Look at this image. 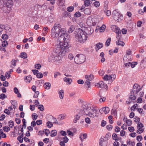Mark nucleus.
<instances>
[{
	"label": "nucleus",
	"instance_id": "39448f33",
	"mask_svg": "<svg viewBox=\"0 0 146 146\" xmlns=\"http://www.w3.org/2000/svg\"><path fill=\"white\" fill-rule=\"evenodd\" d=\"M85 60V56L82 54H77L74 58L75 62L78 64H80L84 63Z\"/></svg>",
	"mask_w": 146,
	"mask_h": 146
},
{
	"label": "nucleus",
	"instance_id": "864d4df0",
	"mask_svg": "<svg viewBox=\"0 0 146 146\" xmlns=\"http://www.w3.org/2000/svg\"><path fill=\"white\" fill-rule=\"evenodd\" d=\"M106 128L108 130L110 131L112 129L113 126L111 125H109L106 126Z\"/></svg>",
	"mask_w": 146,
	"mask_h": 146
},
{
	"label": "nucleus",
	"instance_id": "6e6d98bb",
	"mask_svg": "<svg viewBox=\"0 0 146 146\" xmlns=\"http://www.w3.org/2000/svg\"><path fill=\"white\" fill-rule=\"evenodd\" d=\"M38 108L41 111H43L44 110V107L42 105H39Z\"/></svg>",
	"mask_w": 146,
	"mask_h": 146
},
{
	"label": "nucleus",
	"instance_id": "e2e57ef3",
	"mask_svg": "<svg viewBox=\"0 0 146 146\" xmlns=\"http://www.w3.org/2000/svg\"><path fill=\"white\" fill-rule=\"evenodd\" d=\"M137 127L138 128H142L143 127V125L141 123L139 122L137 124Z\"/></svg>",
	"mask_w": 146,
	"mask_h": 146
},
{
	"label": "nucleus",
	"instance_id": "dca6fc26",
	"mask_svg": "<svg viewBox=\"0 0 146 146\" xmlns=\"http://www.w3.org/2000/svg\"><path fill=\"white\" fill-rule=\"evenodd\" d=\"M90 82L86 80L85 83V86L87 88V90H89L90 88Z\"/></svg>",
	"mask_w": 146,
	"mask_h": 146
},
{
	"label": "nucleus",
	"instance_id": "a18cd8bd",
	"mask_svg": "<svg viewBox=\"0 0 146 146\" xmlns=\"http://www.w3.org/2000/svg\"><path fill=\"white\" fill-rule=\"evenodd\" d=\"M130 64L132 68H133L135 67V65L137 64V62H134L132 63L130 62Z\"/></svg>",
	"mask_w": 146,
	"mask_h": 146
},
{
	"label": "nucleus",
	"instance_id": "e433bc0d",
	"mask_svg": "<svg viewBox=\"0 0 146 146\" xmlns=\"http://www.w3.org/2000/svg\"><path fill=\"white\" fill-rule=\"evenodd\" d=\"M48 29L47 27H44L43 30V31H44V33L43 34H44L45 35L46 34L48 33Z\"/></svg>",
	"mask_w": 146,
	"mask_h": 146
},
{
	"label": "nucleus",
	"instance_id": "412c9836",
	"mask_svg": "<svg viewBox=\"0 0 146 146\" xmlns=\"http://www.w3.org/2000/svg\"><path fill=\"white\" fill-rule=\"evenodd\" d=\"M64 91L63 90H62L59 91L58 92L59 96L61 99H62L64 97Z\"/></svg>",
	"mask_w": 146,
	"mask_h": 146
},
{
	"label": "nucleus",
	"instance_id": "774afa93",
	"mask_svg": "<svg viewBox=\"0 0 146 146\" xmlns=\"http://www.w3.org/2000/svg\"><path fill=\"white\" fill-rule=\"evenodd\" d=\"M5 76L7 78H9L10 77L11 75L9 72H6V73L5 74Z\"/></svg>",
	"mask_w": 146,
	"mask_h": 146
},
{
	"label": "nucleus",
	"instance_id": "f257e3e1",
	"mask_svg": "<svg viewBox=\"0 0 146 146\" xmlns=\"http://www.w3.org/2000/svg\"><path fill=\"white\" fill-rule=\"evenodd\" d=\"M70 47L68 43L66 44L61 42L60 44L56 46L51 53L50 58L52 60L55 62L60 60L66 53L69 52Z\"/></svg>",
	"mask_w": 146,
	"mask_h": 146
},
{
	"label": "nucleus",
	"instance_id": "0eeeda50",
	"mask_svg": "<svg viewBox=\"0 0 146 146\" xmlns=\"http://www.w3.org/2000/svg\"><path fill=\"white\" fill-rule=\"evenodd\" d=\"M109 111L110 109L108 107H104L101 109L99 110L101 114L103 113L104 112L105 114H107L109 112Z\"/></svg>",
	"mask_w": 146,
	"mask_h": 146
},
{
	"label": "nucleus",
	"instance_id": "c756f323",
	"mask_svg": "<svg viewBox=\"0 0 146 146\" xmlns=\"http://www.w3.org/2000/svg\"><path fill=\"white\" fill-rule=\"evenodd\" d=\"M27 55L26 53L25 52H22L21 53L20 57L24 59L26 58H27Z\"/></svg>",
	"mask_w": 146,
	"mask_h": 146
},
{
	"label": "nucleus",
	"instance_id": "cd10ccee",
	"mask_svg": "<svg viewBox=\"0 0 146 146\" xmlns=\"http://www.w3.org/2000/svg\"><path fill=\"white\" fill-rule=\"evenodd\" d=\"M74 27L73 25H72L69 28L68 30V32L69 33H71L74 30Z\"/></svg>",
	"mask_w": 146,
	"mask_h": 146
},
{
	"label": "nucleus",
	"instance_id": "4d7b16f0",
	"mask_svg": "<svg viewBox=\"0 0 146 146\" xmlns=\"http://www.w3.org/2000/svg\"><path fill=\"white\" fill-rule=\"evenodd\" d=\"M84 3L86 6H88L90 4V2L88 0H86L84 1Z\"/></svg>",
	"mask_w": 146,
	"mask_h": 146
},
{
	"label": "nucleus",
	"instance_id": "f8f14e48",
	"mask_svg": "<svg viewBox=\"0 0 146 146\" xmlns=\"http://www.w3.org/2000/svg\"><path fill=\"white\" fill-rule=\"evenodd\" d=\"M103 46L102 43L100 42H99L96 44V51L98 50L99 49L102 48Z\"/></svg>",
	"mask_w": 146,
	"mask_h": 146
},
{
	"label": "nucleus",
	"instance_id": "b1692460",
	"mask_svg": "<svg viewBox=\"0 0 146 146\" xmlns=\"http://www.w3.org/2000/svg\"><path fill=\"white\" fill-rule=\"evenodd\" d=\"M64 82H68V84H70L72 81L71 79L66 77L64 78Z\"/></svg>",
	"mask_w": 146,
	"mask_h": 146
},
{
	"label": "nucleus",
	"instance_id": "f704fd0d",
	"mask_svg": "<svg viewBox=\"0 0 146 146\" xmlns=\"http://www.w3.org/2000/svg\"><path fill=\"white\" fill-rule=\"evenodd\" d=\"M111 41V38L110 37L107 40L106 43H105V45L106 46H109L110 44V42Z\"/></svg>",
	"mask_w": 146,
	"mask_h": 146
},
{
	"label": "nucleus",
	"instance_id": "79ce46f5",
	"mask_svg": "<svg viewBox=\"0 0 146 146\" xmlns=\"http://www.w3.org/2000/svg\"><path fill=\"white\" fill-rule=\"evenodd\" d=\"M74 9V8L73 7L70 6L68 7L67 8V11L69 12H72Z\"/></svg>",
	"mask_w": 146,
	"mask_h": 146
},
{
	"label": "nucleus",
	"instance_id": "5701e85b",
	"mask_svg": "<svg viewBox=\"0 0 146 146\" xmlns=\"http://www.w3.org/2000/svg\"><path fill=\"white\" fill-rule=\"evenodd\" d=\"M84 11V13L87 15H90L91 13V10L88 8H87L85 9Z\"/></svg>",
	"mask_w": 146,
	"mask_h": 146
},
{
	"label": "nucleus",
	"instance_id": "ddd939ff",
	"mask_svg": "<svg viewBox=\"0 0 146 146\" xmlns=\"http://www.w3.org/2000/svg\"><path fill=\"white\" fill-rule=\"evenodd\" d=\"M80 117V114L79 113L77 114H76L74 116V119L73 120V122L74 123H76L77 121L78 120Z\"/></svg>",
	"mask_w": 146,
	"mask_h": 146
},
{
	"label": "nucleus",
	"instance_id": "a211bd4d",
	"mask_svg": "<svg viewBox=\"0 0 146 146\" xmlns=\"http://www.w3.org/2000/svg\"><path fill=\"white\" fill-rule=\"evenodd\" d=\"M32 79V78L31 76L29 75L26 77L25 79V80L27 83H30Z\"/></svg>",
	"mask_w": 146,
	"mask_h": 146
},
{
	"label": "nucleus",
	"instance_id": "4468645a",
	"mask_svg": "<svg viewBox=\"0 0 146 146\" xmlns=\"http://www.w3.org/2000/svg\"><path fill=\"white\" fill-rule=\"evenodd\" d=\"M104 83L102 81L98 83H97L96 86H97L98 87L101 88H104Z\"/></svg>",
	"mask_w": 146,
	"mask_h": 146
},
{
	"label": "nucleus",
	"instance_id": "4c0bfd02",
	"mask_svg": "<svg viewBox=\"0 0 146 146\" xmlns=\"http://www.w3.org/2000/svg\"><path fill=\"white\" fill-rule=\"evenodd\" d=\"M66 116L65 114H62L59 115V118L61 119H63L65 118Z\"/></svg>",
	"mask_w": 146,
	"mask_h": 146
},
{
	"label": "nucleus",
	"instance_id": "a878e982",
	"mask_svg": "<svg viewBox=\"0 0 146 146\" xmlns=\"http://www.w3.org/2000/svg\"><path fill=\"white\" fill-rule=\"evenodd\" d=\"M121 40H118L116 42V44L118 45H121V46H123L124 45V43L121 41Z\"/></svg>",
	"mask_w": 146,
	"mask_h": 146
},
{
	"label": "nucleus",
	"instance_id": "9d476101",
	"mask_svg": "<svg viewBox=\"0 0 146 146\" xmlns=\"http://www.w3.org/2000/svg\"><path fill=\"white\" fill-rule=\"evenodd\" d=\"M104 139L101 138L100 139V146H106L107 142L104 141Z\"/></svg>",
	"mask_w": 146,
	"mask_h": 146
},
{
	"label": "nucleus",
	"instance_id": "052dcab7",
	"mask_svg": "<svg viewBox=\"0 0 146 146\" xmlns=\"http://www.w3.org/2000/svg\"><path fill=\"white\" fill-rule=\"evenodd\" d=\"M120 130V128L117 126H116L115 129V131L116 132H119Z\"/></svg>",
	"mask_w": 146,
	"mask_h": 146
},
{
	"label": "nucleus",
	"instance_id": "20e7f679",
	"mask_svg": "<svg viewBox=\"0 0 146 146\" xmlns=\"http://www.w3.org/2000/svg\"><path fill=\"white\" fill-rule=\"evenodd\" d=\"M87 35V33L80 29L76 35L77 42L80 43L85 42L88 38Z\"/></svg>",
	"mask_w": 146,
	"mask_h": 146
},
{
	"label": "nucleus",
	"instance_id": "8fccbe9b",
	"mask_svg": "<svg viewBox=\"0 0 146 146\" xmlns=\"http://www.w3.org/2000/svg\"><path fill=\"white\" fill-rule=\"evenodd\" d=\"M9 127L11 128H12L14 126V122L13 121L10 120L9 121Z\"/></svg>",
	"mask_w": 146,
	"mask_h": 146
},
{
	"label": "nucleus",
	"instance_id": "f3484780",
	"mask_svg": "<svg viewBox=\"0 0 146 146\" xmlns=\"http://www.w3.org/2000/svg\"><path fill=\"white\" fill-rule=\"evenodd\" d=\"M130 94L131 95L129 96V99L131 100H134L136 98V97L135 95H134L132 93V92L131 91Z\"/></svg>",
	"mask_w": 146,
	"mask_h": 146
},
{
	"label": "nucleus",
	"instance_id": "6ab92c4d",
	"mask_svg": "<svg viewBox=\"0 0 146 146\" xmlns=\"http://www.w3.org/2000/svg\"><path fill=\"white\" fill-rule=\"evenodd\" d=\"M50 84L49 82H47L44 84L43 86L46 89L48 90L50 89Z\"/></svg>",
	"mask_w": 146,
	"mask_h": 146
},
{
	"label": "nucleus",
	"instance_id": "bb28decb",
	"mask_svg": "<svg viewBox=\"0 0 146 146\" xmlns=\"http://www.w3.org/2000/svg\"><path fill=\"white\" fill-rule=\"evenodd\" d=\"M111 136V134L110 133L108 132L107 133L106 135H105V137H104L105 138V140L106 141H107L109 139V138Z\"/></svg>",
	"mask_w": 146,
	"mask_h": 146
},
{
	"label": "nucleus",
	"instance_id": "3c124183",
	"mask_svg": "<svg viewBox=\"0 0 146 146\" xmlns=\"http://www.w3.org/2000/svg\"><path fill=\"white\" fill-rule=\"evenodd\" d=\"M117 134L115 133H113L112 135V138L113 139L115 140V141H116V139L117 138Z\"/></svg>",
	"mask_w": 146,
	"mask_h": 146
},
{
	"label": "nucleus",
	"instance_id": "6e6552de",
	"mask_svg": "<svg viewBox=\"0 0 146 146\" xmlns=\"http://www.w3.org/2000/svg\"><path fill=\"white\" fill-rule=\"evenodd\" d=\"M112 30L116 33H120L121 30L119 28L115 25H113L111 27Z\"/></svg>",
	"mask_w": 146,
	"mask_h": 146
},
{
	"label": "nucleus",
	"instance_id": "7c9ffc66",
	"mask_svg": "<svg viewBox=\"0 0 146 146\" xmlns=\"http://www.w3.org/2000/svg\"><path fill=\"white\" fill-rule=\"evenodd\" d=\"M57 134V131L56 130H52L50 133V136L52 137H54Z\"/></svg>",
	"mask_w": 146,
	"mask_h": 146
},
{
	"label": "nucleus",
	"instance_id": "680f3d73",
	"mask_svg": "<svg viewBox=\"0 0 146 146\" xmlns=\"http://www.w3.org/2000/svg\"><path fill=\"white\" fill-rule=\"evenodd\" d=\"M8 38V36L6 34H3V35L2 36V38L3 39H7Z\"/></svg>",
	"mask_w": 146,
	"mask_h": 146
},
{
	"label": "nucleus",
	"instance_id": "49530a36",
	"mask_svg": "<svg viewBox=\"0 0 146 146\" xmlns=\"http://www.w3.org/2000/svg\"><path fill=\"white\" fill-rule=\"evenodd\" d=\"M136 139L138 141H140L143 139V137L141 135H139L137 137Z\"/></svg>",
	"mask_w": 146,
	"mask_h": 146
},
{
	"label": "nucleus",
	"instance_id": "f03ea898",
	"mask_svg": "<svg viewBox=\"0 0 146 146\" xmlns=\"http://www.w3.org/2000/svg\"><path fill=\"white\" fill-rule=\"evenodd\" d=\"M51 33L52 34L54 35L55 37H58V40L59 41H60L59 43L62 42L64 43H68L70 46L68 42H65V41H67L66 39L68 40L69 36H68L67 34L66 33V29L64 28H62L61 25L59 23H56L54 24L51 30ZM70 48L71 46L69 48L70 49Z\"/></svg>",
	"mask_w": 146,
	"mask_h": 146
},
{
	"label": "nucleus",
	"instance_id": "423d86ee",
	"mask_svg": "<svg viewBox=\"0 0 146 146\" xmlns=\"http://www.w3.org/2000/svg\"><path fill=\"white\" fill-rule=\"evenodd\" d=\"M112 15L113 19L117 21H119L120 19L121 20V17H122L120 13L116 10L113 11Z\"/></svg>",
	"mask_w": 146,
	"mask_h": 146
},
{
	"label": "nucleus",
	"instance_id": "c85d7f7f",
	"mask_svg": "<svg viewBox=\"0 0 146 146\" xmlns=\"http://www.w3.org/2000/svg\"><path fill=\"white\" fill-rule=\"evenodd\" d=\"M111 77L110 75L106 74L105 75L103 79L104 80H108L111 79Z\"/></svg>",
	"mask_w": 146,
	"mask_h": 146
},
{
	"label": "nucleus",
	"instance_id": "58836bf2",
	"mask_svg": "<svg viewBox=\"0 0 146 146\" xmlns=\"http://www.w3.org/2000/svg\"><path fill=\"white\" fill-rule=\"evenodd\" d=\"M32 119L33 120H36L38 117V115L36 114V113H34L32 114Z\"/></svg>",
	"mask_w": 146,
	"mask_h": 146
},
{
	"label": "nucleus",
	"instance_id": "69168bd1",
	"mask_svg": "<svg viewBox=\"0 0 146 146\" xmlns=\"http://www.w3.org/2000/svg\"><path fill=\"white\" fill-rule=\"evenodd\" d=\"M63 141L65 143H66L67 142H68V141L69 140V139H68V138L66 136H64L63 137Z\"/></svg>",
	"mask_w": 146,
	"mask_h": 146
},
{
	"label": "nucleus",
	"instance_id": "13d9d810",
	"mask_svg": "<svg viewBox=\"0 0 146 146\" xmlns=\"http://www.w3.org/2000/svg\"><path fill=\"white\" fill-rule=\"evenodd\" d=\"M143 131V129H142L141 128H138V129L137 131V133L139 134H140L141 133L139 132V131H141V132H142Z\"/></svg>",
	"mask_w": 146,
	"mask_h": 146
},
{
	"label": "nucleus",
	"instance_id": "bf43d9fd",
	"mask_svg": "<svg viewBox=\"0 0 146 146\" xmlns=\"http://www.w3.org/2000/svg\"><path fill=\"white\" fill-rule=\"evenodd\" d=\"M36 76L38 78H42L43 76V75L41 72H40L39 73H38L36 75Z\"/></svg>",
	"mask_w": 146,
	"mask_h": 146
},
{
	"label": "nucleus",
	"instance_id": "a19ab883",
	"mask_svg": "<svg viewBox=\"0 0 146 146\" xmlns=\"http://www.w3.org/2000/svg\"><path fill=\"white\" fill-rule=\"evenodd\" d=\"M46 124L48 127L49 128H50L52 127L53 125L52 123L51 122L49 121H48L46 123Z\"/></svg>",
	"mask_w": 146,
	"mask_h": 146
},
{
	"label": "nucleus",
	"instance_id": "603ef678",
	"mask_svg": "<svg viewBox=\"0 0 146 146\" xmlns=\"http://www.w3.org/2000/svg\"><path fill=\"white\" fill-rule=\"evenodd\" d=\"M94 6L96 7H99L100 4L99 2L97 1H96L94 3Z\"/></svg>",
	"mask_w": 146,
	"mask_h": 146
},
{
	"label": "nucleus",
	"instance_id": "72a5a7b5",
	"mask_svg": "<svg viewBox=\"0 0 146 146\" xmlns=\"http://www.w3.org/2000/svg\"><path fill=\"white\" fill-rule=\"evenodd\" d=\"M106 28V26L104 25H103L100 27V32H104Z\"/></svg>",
	"mask_w": 146,
	"mask_h": 146
},
{
	"label": "nucleus",
	"instance_id": "9b49d317",
	"mask_svg": "<svg viewBox=\"0 0 146 146\" xmlns=\"http://www.w3.org/2000/svg\"><path fill=\"white\" fill-rule=\"evenodd\" d=\"M3 9L5 12L6 13H8L9 11L11 10V7L9 5H7L5 6H4L3 7Z\"/></svg>",
	"mask_w": 146,
	"mask_h": 146
},
{
	"label": "nucleus",
	"instance_id": "1a4fd4ad",
	"mask_svg": "<svg viewBox=\"0 0 146 146\" xmlns=\"http://www.w3.org/2000/svg\"><path fill=\"white\" fill-rule=\"evenodd\" d=\"M93 19L90 17H88L87 19L86 23L88 25L91 26L93 24Z\"/></svg>",
	"mask_w": 146,
	"mask_h": 146
},
{
	"label": "nucleus",
	"instance_id": "2f4dec72",
	"mask_svg": "<svg viewBox=\"0 0 146 146\" xmlns=\"http://www.w3.org/2000/svg\"><path fill=\"white\" fill-rule=\"evenodd\" d=\"M104 11L105 13H106V15L108 16H110L111 15V11L110 10H107L106 9H104Z\"/></svg>",
	"mask_w": 146,
	"mask_h": 146
},
{
	"label": "nucleus",
	"instance_id": "473e14b6",
	"mask_svg": "<svg viewBox=\"0 0 146 146\" xmlns=\"http://www.w3.org/2000/svg\"><path fill=\"white\" fill-rule=\"evenodd\" d=\"M116 33V38L118 40H121V31H120V33Z\"/></svg>",
	"mask_w": 146,
	"mask_h": 146
},
{
	"label": "nucleus",
	"instance_id": "393cba45",
	"mask_svg": "<svg viewBox=\"0 0 146 146\" xmlns=\"http://www.w3.org/2000/svg\"><path fill=\"white\" fill-rule=\"evenodd\" d=\"M65 0H58L57 2L58 5L60 6H63L65 3Z\"/></svg>",
	"mask_w": 146,
	"mask_h": 146
},
{
	"label": "nucleus",
	"instance_id": "de8ad7c7",
	"mask_svg": "<svg viewBox=\"0 0 146 146\" xmlns=\"http://www.w3.org/2000/svg\"><path fill=\"white\" fill-rule=\"evenodd\" d=\"M7 98V96L4 94H2L0 95V99L4 100L5 98Z\"/></svg>",
	"mask_w": 146,
	"mask_h": 146
},
{
	"label": "nucleus",
	"instance_id": "7ed1b4c3",
	"mask_svg": "<svg viewBox=\"0 0 146 146\" xmlns=\"http://www.w3.org/2000/svg\"><path fill=\"white\" fill-rule=\"evenodd\" d=\"M81 113L82 115H86L94 117L96 115L97 110L92 105L89 103L84 102L81 106Z\"/></svg>",
	"mask_w": 146,
	"mask_h": 146
},
{
	"label": "nucleus",
	"instance_id": "0e129e2a",
	"mask_svg": "<svg viewBox=\"0 0 146 146\" xmlns=\"http://www.w3.org/2000/svg\"><path fill=\"white\" fill-rule=\"evenodd\" d=\"M4 112L8 115H9L10 113L9 110H8L7 109H6L5 110Z\"/></svg>",
	"mask_w": 146,
	"mask_h": 146
},
{
	"label": "nucleus",
	"instance_id": "338daca9",
	"mask_svg": "<svg viewBox=\"0 0 146 146\" xmlns=\"http://www.w3.org/2000/svg\"><path fill=\"white\" fill-rule=\"evenodd\" d=\"M60 133L62 136H65L66 135V133L65 131L62 130L60 132Z\"/></svg>",
	"mask_w": 146,
	"mask_h": 146
},
{
	"label": "nucleus",
	"instance_id": "aec40b11",
	"mask_svg": "<svg viewBox=\"0 0 146 146\" xmlns=\"http://www.w3.org/2000/svg\"><path fill=\"white\" fill-rule=\"evenodd\" d=\"M11 102L12 104V105L13 106V108L14 109H16L17 107V102L15 100H12L11 101Z\"/></svg>",
	"mask_w": 146,
	"mask_h": 146
},
{
	"label": "nucleus",
	"instance_id": "ea45409f",
	"mask_svg": "<svg viewBox=\"0 0 146 146\" xmlns=\"http://www.w3.org/2000/svg\"><path fill=\"white\" fill-rule=\"evenodd\" d=\"M45 132V134L46 135L48 136V135L50 133V132L49 131V130L47 129H44V131H43V133H44Z\"/></svg>",
	"mask_w": 146,
	"mask_h": 146
},
{
	"label": "nucleus",
	"instance_id": "2eb2a0df",
	"mask_svg": "<svg viewBox=\"0 0 146 146\" xmlns=\"http://www.w3.org/2000/svg\"><path fill=\"white\" fill-rule=\"evenodd\" d=\"M85 78L86 79L91 81L94 79V76L92 74H91L90 75H86L85 76Z\"/></svg>",
	"mask_w": 146,
	"mask_h": 146
},
{
	"label": "nucleus",
	"instance_id": "09e8293b",
	"mask_svg": "<svg viewBox=\"0 0 146 146\" xmlns=\"http://www.w3.org/2000/svg\"><path fill=\"white\" fill-rule=\"evenodd\" d=\"M118 48H115V49L114 50H109V52L111 53V52H114V53H116L118 52Z\"/></svg>",
	"mask_w": 146,
	"mask_h": 146
},
{
	"label": "nucleus",
	"instance_id": "4be33fe9",
	"mask_svg": "<svg viewBox=\"0 0 146 146\" xmlns=\"http://www.w3.org/2000/svg\"><path fill=\"white\" fill-rule=\"evenodd\" d=\"M63 16L64 17H68L70 19L71 18L70 13L67 11H65L63 13Z\"/></svg>",
	"mask_w": 146,
	"mask_h": 146
},
{
	"label": "nucleus",
	"instance_id": "c03bdc74",
	"mask_svg": "<svg viewBox=\"0 0 146 146\" xmlns=\"http://www.w3.org/2000/svg\"><path fill=\"white\" fill-rule=\"evenodd\" d=\"M85 121L87 123L90 124L91 123V120L90 118L89 117L86 118L85 119Z\"/></svg>",
	"mask_w": 146,
	"mask_h": 146
},
{
	"label": "nucleus",
	"instance_id": "5fc2aeb1",
	"mask_svg": "<svg viewBox=\"0 0 146 146\" xmlns=\"http://www.w3.org/2000/svg\"><path fill=\"white\" fill-rule=\"evenodd\" d=\"M8 45L7 42L5 40L2 42V45L3 47H6V46Z\"/></svg>",
	"mask_w": 146,
	"mask_h": 146
},
{
	"label": "nucleus",
	"instance_id": "c9c22d12",
	"mask_svg": "<svg viewBox=\"0 0 146 146\" xmlns=\"http://www.w3.org/2000/svg\"><path fill=\"white\" fill-rule=\"evenodd\" d=\"M74 17H79L81 16V13L79 12H76L74 14Z\"/></svg>",
	"mask_w": 146,
	"mask_h": 146
},
{
	"label": "nucleus",
	"instance_id": "37998d69",
	"mask_svg": "<svg viewBox=\"0 0 146 146\" xmlns=\"http://www.w3.org/2000/svg\"><path fill=\"white\" fill-rule=\"evenodd\" d=\"M126 122L128 126H130L132 124V121L131 120L129 119L127 120Z\"/></svg>",
	"mask_w": 146,
	"mask_h": 146
}]
</instances>
